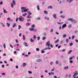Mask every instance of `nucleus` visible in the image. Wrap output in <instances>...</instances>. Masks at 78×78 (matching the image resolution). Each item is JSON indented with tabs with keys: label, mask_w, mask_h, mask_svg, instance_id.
Returning <instances> with one entry per match:
<instances>
[{
	"label": "nucleus",
	"mask_w": 78,
	"mask_h": 78,
	"mask_svg": "<svg viewBox=\"0 0 78 78\" xmlns=\"http://www.w3.org/2000/svg\"><path fill=\"white\" fill-rule=\"evenodd\" d=\"M21 9H22L21 10L22 12H27L28 11V9H26V7H22L21 8Z\"/></svg>",
	"instance_id": "1"
},
{
	"label": "nucleus",
	"mask_w": 78,
	"mask_h": 78,
	"mask_svg": "<svg viewBox=\"0 0 78 78\" xmlns=\"http://www.w3.org/2000/svg\"><path fill=\"white\" fill-rule=\"evenodd\" d=\"M13 3L11 4V8H13L14 7V5H16V2L14 0H13L12 1Z\"/></svg>",
	"instance_id": "2"
},
{
	"label": "nucleus",
	"mask_w": 78,
	"mask_h": 78,
	"mask_svg": "<svg viewBox=\"0 0 78 78\" xmlns=\"http://www.w3.org/2000/svg\"><path fill=\"white\" fill-rule=\"evenodd\" d=\"M18 19L20 21H21V22H23L24 20V18H23V17H22V16H21Z\"/></svg>",
	"instance_id": "3"
},
{
	"label": "nucleus",
	"mask_w": 78,
	"mask_h": 78,
	"mask_svg": "<svg viewBox=\"0 0 78 78\" xmlns=\"http://www.w3.org/2000/svg\"><path fill=\"white\" fill-rule=\"evenodd\" d=\"M30 31H35V32H36V29H34V28H30Z\"/></svg>",
	"instance_id": "4"
},
{
	"label": "nucleus",
	"mask_w": 78,
	"mask_h": 78,
	"mask_svg": "<svg viewBox=\"0 0 78 78\" xmlns=\"http://www.w3.org/2000/svg\"><path fill=\"white\" fill-rule=\"evenodd\" d=\"M68 20L71 21V22H73L75 21V20L73 19V18H69L67 19Z\"/></svg>",
	"instance_id": "5"
},
{
	"label": "nucleus",
	"mask_w": 78,
	"mask_h": 78,
	"mask_svg": "<svg viewBox=\"0 0 78 78\" xmlns=\"http://www.w3.org/2000/svg\"><path fill=\"white\" fill-rule=\"evenodd\" d=\"M50 42H47L46 44V46H48V47H50Z\"/></svg>",
	"instance_id": "6"
},
{
	"label": "nucleus",
	"mask_w": 78,
	"mask_h": 78,
	"mask_svg": "<svg viewBox=\"0 0 78 78\" xmlns=\"http://www.w3.org/2000/svg\"><path fill=\"white\" fill-rule=\"evenodd\" d=\"M78 74V72L76 71V72L75 73H74V75L73 76H76Z\"/></svg>",
	"instance_id": "7"
},
{
	"label": "nucleus",
	"mask_w": 78,
	"mask_h": 78,
	"mask_svg": "<svg viewBox=\"0 0 78 78\" xmlns=\"http://www.w3.org/2000/svg\"><path fill=\"white\" fill-rule=\"evenodd\" d=\"M67 27V25H66V24H63L62 26V28H65V27Z\"/></svg>",
	"instance_id": "8"
},
{
	"label": "nucleus",
	"mask_w": 78,
	"mask_h": 78,
	"mask_svg": "<svg viewBox=\"0 0 78 78\" xmlns=\"http://www.w3.org/2000/svg\"><path fill=\"white\" fill-rule=\"evenodd\" d=\"M68 69L69 67H68V66H67L66 67H65L63 68V69H64V70H66V69Z\"/></svg>",
	"instance_id": "9"
},
{
	"label": "nucleus",
	"mask_w": 78,
	"mask_h": 78,
	"mask_svg": "<svg viewBox=\"0 0 78 78\" xmlns=\"http://www.w3.org/2000/svg\"><path fill=\"white\" fill-rule=\"evenodd\" d=\"M73 0H69V1L68 0H67V2H69V3H71L72 2V1H73Z\"/></svg>",
	"instance_id": "10"
},
{
	"label": "nucleus",
	"mask_w": 78,
	"mask_h": 78,
	"mask_svg": "<svg viewBox=\"0 0 78 78\" xmlns=\"http://www.w3.org/2000/svg\"><path fill=\"white\" fill-rule=\"evenodd\" d=\"M53 17L55 19H56V14H54L53 15Z\"/></svg>",
	"instance_id": "11"
},
{
	"label": "nucleus",
	"mask_w": 78,
	"mask_h": 78,
	"mask_svg": "<svg viewBox=\"0 0 78 78\" xmlns=\"http://www.w3.org/2000/svg\"><path fill=\"white\" fill-rule=\"evenodd\" d=\"M48 9H52V8H53V7H52V6H50L48 7Z\"/></svg>",
	"instance_id": "12"
},
{
	"label": "nucleus",
	"mask_w": 78,
	"mask_h": 78,
	"mask_svg": "<svg viewBox=\"0 0 78 78\" xmlns=\"http://www.w3.org/2000/svg\"><path fill=\"white\" fill-rule=\"evenodd\" d=\"M41 61L42 60L41 59H38L37 60V62H41Z\"/></svg>",
	"instance_id": "13"
},
{
	"label": "nucleus",
	"mask_w": 78,
	"mask_h": 78,
	"mask_svg": "<svg viewBox=\"0 0 78 78\" xmlns=\"http://www.w3.org/2000/svg\"><path fill=\"white\" fill-rule=\"evenodd\" d=\"M3 10L4 11V13H8V12L7 11H6V10H5L4 9V8H3Z\"/></svg>",
	"instance_id": "14"
},
{
	"label": "nucleus",
	"mask_w": 78,
	"mask_h": 78,
	"mask_svg": "<svg viewBox=\"0 0 78 78\" xmlns=\"http://www.w3.org/2000/svg\"><path fill=\"white\" fill-rule=\"evenodd\" d=\"M27 13H26L24 14H23L22 16H23V17H25V16H27Z\"/></svg>",
	"instance_id": "15"
},
{
	"label": "nucleus",
	"mask_w": 78,
	"mask_h": 78,
	"mask_svg": "<svg viewBox=\"0 0 78 78\" xmlns=\"http://www.w3.org/2000/svg\"><path fill=\"white\" fill-rule=\"evenodd\" d=\"M36 38H37L36 36V35H34V37H33V39L34 40H35V39H36Z\"/></svg>",
	"instance_id": "16"
},
{
	"label": "nucleus",
	"mask_w": 78,
	"mask_h": 78,
	"mask_svg": "<svg viewBox=\"0 0 78 78\" xmlns=\"http://www.w3.org/2000/svg\"><path fill=\"white\" fill-rule=\"evenodd\" d=\"M26 25L27 26H29L30 25V23H27Z\"/></svg>",
	"instance_id": "17"
},
{
	"label": "nucleus",
	"mask_w": 78,
	"mask_h": 78,
	"mask_svg": "<svg viewBox=\"0 0 78 78\" xmlns=\"http://www.w3.org/2000/svg\"><path fill=\"white\" fill-rule=\"evenodd\" d=\"M16 23H14L12 26V27L14 28V27H15V26H16Z\"/></svg>",
	"instance_id": "18"
},
{
	"label": "nucleus",
	"mask_w": 78,
	"mask_h": 78,
	"mask_svg": "<svg viewBox=\"0 0 78 78\" xmlns=\"http://www.w3.org/2000/svg\"><path fill=\"white\" fill-rule=\"evenodd\" d=\"M23 41H25V35H23Z\"/></svg>",
	"instance_id": "19"
},
{
	"label": "nucleus",
	"mask_w": 78,
	"mask_h": 78,
	"mask_svg": "<svg viewBox=\"0 0 78 78\" xmlns=\"http://www.w3.org/2000/svg\"><path fill=\"white\" fill-rule=\"evenodd\" d=\"M30 41L31 42H34V40L32 39V38H31L30 39Z\"/></svg>",
	"instance_id": "20"
},
{
	"label": "nucleus",
	"mask_w": 78,
	"mask_h": 78,
	"mask_svg": "<svg viewBox=\"0 0 78 78\" xmlns=\"http://www.w3.org/2000/svg\"><path fill=\"white\" fill-rule=\"evenodd\" d=\"M44 14H48V12L46 11H44Z\"/></svg>",
	"instance_id": "21"
},
{
	"label": "nucleus",
	"mask_w": 78,
	"mask_h": 78,
	"mask_svg": "<svg viewBox=\"0 0 78 78\" xmlns=\"http://www.w3.org/2000/svg\"><path fill=\"white\" fill-rule=\"evenodd\" d=\"M58 41H59V39H58L57 41H55V43H58Z\"/></svg>",
	"instance_id": "22"
},
{
	"label": "nucleus",
	"mask_w": 78,
	"mask_h": 78,
	"mask_svg": "<svg viewBox=\"0 0 78 78\" xmlns=\"http://www.w3.org/2000/svg\"><path fill=\"white\" fill-rule=\"evenodd\" d=\"M72 51H73L72 50H71L69 51L68 52V53H69H69H71V52H72Z\"/></svg>",
	"instance_id": "23"
},
{
	"label": "nucleus",
	"mask_w": 78,
	"mask_h": 78,
	"mask_svg": "<svg viewBox=\"0 0 78 78\" xmlns=\"http://www.w3.org/2000/svg\"><path fill=\"white\" fill-rule=\"evenodd\" d=\"M7 20H10V21H11L12 20L10 19V18L9 17L7 18Z\"/></svg>",
	"instance_id": "24"
},
{
	"label": "nucleus",
	"mask_w": 78,
	"mask_h": 78,
	"mask_svg": "<svg viewBox=\"0 0 78 78\" xmlns=\"http://www.w3.org/2000/svg\"><path fill=\"white\" fill-rule=\"evenodd\" d=\"M24 45H25V46H26V47H27V46H28V44H27V43H24Z\"/></svg>",
	"instance_id": "25"
},
{
	"label": "nucleus",
	"mask_w": 78,
	"mask_h": 78,
	"mask_svg": "<svg viewBox=\"0 0 78 78\" xmlns=\"http://www.w3.org/2000/svg\"><path fill=\"white\" fill-rule=\"evenodd\" d=\"M6 24L7 25V27H9V26H10V24L8 23H7Z\"/></svg>",
	"instance_id": "26"
},
{
	"label": "nucleus",
	"mask_w": 78,
	"mask_h": 78,
	"mask_svg": "<svg viewBox=\"0 0 78 78\" xmlns=\"http://www.w3.org/2000/svg\"><path fill=\"white\" fill-rule=\"evenodd\" d=\"M72 45H73V43H71L69 44V46H72Z\"/></svg>",
	"instance_id": "27"
},
{
	"label": "nucleus",
	"mask_w": 78,
	"mask_h": 78,
	"mask_svg": "<svg viewBox=\"0 0 78 78\" xmlns=\"http://www.w3.org/2000/svg\"><path fill=\"white\" fill-rule=\"evenodd\" d=\"M21 28V26H20V25L19 26L18 29L19 30Z\"/></svg>",
	"instance_id": "28"
},
{
	"label": "nucleus",
	"mask_w": 78,
	"mask_h": 78,
	"mask_svg": "<svg viewBox=\"0 0 78 78\" xmlns=\"http://www.w3.org/2000/svg\"><path fill=\"white\" fill-rule=\"evenodd\" d=\"M66 42H67V43H68V42H69V39H66Z\"/></svg>",
	"instance_id": "29"
},
{
	"label": "nucleus",
	"mask_w": 78,
	"mask_h": 78,
	"mask_svg": "<svg viewBox=\"0 0 78 78\" xmlns=\"http://www.w3.org/2000/svg\"><path fill=\"white\" fill-rule=\"evenodd\" d=\"M27 18H31V16L29 15H28L27 16Z\"/></svg>",
	"instance_id": "30"
},
{
	"label": "nucleus",
	"mask_w": 78,
	"mask_h": 78,
	"mask_svg": "<svg viewBox=\"0 0 78 78\" xmlns=\"http://www.w3.org/2000/svg\"><path fill=\"white\" fill-rule=\"evenodd\" d=\"M65 37H66V34H64L63 35V37L64 38Z\"/></svg>",
	"instance_id": "31"
},
{
	"label": "nucleus",
	"mask_w": 78,
	"mask_h": 78,
	"mask_svg": "<svg viewBox=\"0 0 78 78\" xmlns=\"http://www.w3.org/2000/svg\"><path fill=\"white\" fill-rule=\"evenodd\" d=\"M37 41H39V39H40V37H37Z\"/></svg>",
	"instance_id": "32"
},
{
	"label": "nucleus",
	"mask_w": 78,
	"mask_h": 78,
	"mask_svg": "<svg viewBox=\"0 0 78 78\" xmlns=\"http://www.w3.org/2000/svg\"><path fill=\"white\" fill-rule=\"evenodd\" d=\"M44 19H46V20H48L49 19V18L48 17H45Z\"/></svg>",
	"instance_id": "33"
},
{
	"label": "nucleus",
	"mask_w": 78,
	"mask_h": 78,
	"mask_svg": "<svg viewBox=\"0 0 78 78\" xmlns=\"http://www.w3.org/2000/svg\"><path fill=\"white\" fill-rule=\"evenodd\" d=\"M3 47L4 48H6V44H4V45H3Z\"/></svg>",
	"instance_id": "34"
},
{
	"label": "nucleus",
	"mask_w": 78,
	"mask_h": 78,
	"mask_svg": "<svg viewBox=\"0 0 78 78\" xmlns=\"http://www.w3.org/2000/svg\"><path fill=\"white\" fill-rule=\"evenodd\" d=\"M36 51H39V49L38 48H37L36 49Z\"/></svg>",
	"instance_id": "35"
},
{
	"label": "nucleus",
	"mask_w": 78,
	"mask_h": 78,
	"mask_svg": "<svg viewBox=\"0 0 78 78\" xmlns=\"http://www.w3.org/2000/svg\"><path fill=\"white\" fill-rule=\"evenodd\" d=\"M28 14L29 15H31V14H32V13L30 12H28Z\"/></svg>",
	"instance_id": "36"
},
{
	"label": "nucleus",
	"mask_w": 78,
	"mask_h": 78,
	"mask_svg": "<svg viewBox=\"0 0 78 78\" xmlns=\"http://www.w3.org/2000/svg\"><path fill=\"white\" fill-rule=\"evenodd\" d=\"M19 44H15L14 45V47H16V46H19Z\"/></svg>",
	"instance_id": "37"
},
{
	"label": "nucleus",
	"mask_w": 78,
	"mask_h": 78,
	"mask_svg": "<svg viewBox=\"0 0 78 78\" xmlns=\"http://www.w3.org/2000/svg\"><path fill=\"white\" fill-rule=\"evenodd\" d=\"M35 27V25H33L31 26V27L32 28H34V27Z\"/></svg>",
	"instance_id": "38"
},
{
	"label": "nucleus",
	"mask_w": 78,
	"mask_h": 78,
	"mask_svg": "<svg viewBox=\"0 0 78 78\" xmlns=\"http://www.w3.org/2000/svg\"><path fill=\"white\" fill-rule=\"evenodd\" d=\"M13 61V59L12 58H11L10 59V61Z\"/></svg>",
	"instance_id": "39"
},
{
	"label": "nucleus",
	"mask_w": 78,
	"mask_h": 78,
	"mask_svg": "<svg viewBox=\"0 0 78 78\" xmlns=\"http://www.w3.org/2000/svg\"><path fill=\"white\" fill-rule=\"evenodd\" d=\"M26 66V63H23V66L24 67V66Z\"/></svg>",
	"instance_id": "40"
},
{
	"label": "nucleus",
	"mask_w": 78,
	"mask_h": 78,
	"mask_svg": "<svg viewBox=\"0 0 78 78\" xmlns=\"http://www.w3.org/2000/svg\"><path fill=\"white\" fill-rule=\"evenodd\" d=\"M37 9L38 10H39V5L37 6Z\"/></svg>",
	"instance_id": "41"
},
{
	"label": "nucleus",
	"mask_w": 78,
	"mask_h": 78,
	"mask_svg": "<svg viewBox=\"0 0 78 78\" xmlns=\"http://www.w3.org/2000/svg\"><path fill=\"white\" fill-rule=\"evenodd\" d=\"M75 37V36H73L72 37V39H74V38Z\"/></svg>",
	"instance_id": "42"
},
{
	"label": "nucleus",
	"mask_w": 78,
	"mask_h": 78,
	"mask_svg": "<svg viewBox=\"0 0 78 78\" xmlns=\"http://www.w3.org/2000/svg\"><path fill=\"white\" fill-rule=\"evenodd\" d=\"M45 52V51H44V50H42L41 51V53H44Z\"/></svg>",
	"instance_id": "43"
},
{
	"label": "nucleus",
	"mask_w": 78,
	"mask_h": 78,
	"mask_svg": "<svg viewBox=\"0 0 78 78\" xmlns=\"http://www.w3.org/2000/svg\"><path fill=\"white\" fill-rule=\"evenodd\" d=\"M28 73H30V74L32 73V72H31V71H28Z\"/></svg>",
	"instance_id": "44"
},
{
	"label": "nucleus",
	"mask_w": 78,
	"mask_h": 78,
	"mask_svg": "<svg viewBox=\"0 0 78 78\" xmlns=\"http://www.w3.org/2000/svg\"><path fill=\"white\" fill-rule=\"evenodd\" d=\"M58 23V24L59 25H61V24H62V23H61L58 22V23Z\"/></svg>",
	"instance_id": "45"
},
{
	"label": "nucleus",
	"mask_w": 78,
	"mask_h": 78,
	"mask_svg": "<svg viewBox=\"0 0 78 78\" xmlns=\"http://www.w3.org/2000/svg\"><path fill=\"white\" fill-rule=\"evenodd\" d=\"M69 62L70 63H72V62H73V61H72V60H70L69 61Z\"/></svg>",
	"instance_id": "46"
},
{
	"label": "nucleus",
	"mask_w": 78,
	"mask_h": 78,
	"mask_svg": "<svg viewBox=\"0 0 78 78\" xmlns=\"http://www.w3.org/2000/svg\"><path fill=\"white\" fill-rule=\"evenodd\" d=\"M61 17H62V18H64V16H60Z\"/></svg>",
	"instance_id": "47"
},
{
	"label": "nucleus",
	"mask_w": 78,
	"mask_h": 78,
	"mask_svg": "<svg viewBox=\"0 0 78 78\" xmlns=\"http://www.w3.org/2000/svg\"><path fill=\"white\" fill-rule=\"evenodd\" d=\"M55 70V68H53L51 70V71H54Z\"/></svg>",
	"instance_id": "48"
},
{
	"label": "nucleus",
	"mask_w": 78,
	"mask_h": 78,
	"mask_svg": "<svg viewBox=\"0 0 78 78\" xmlns=\"http://www.w3.org/2000/svg\"><path fill=\"white\" fill-rule=\"evenodd\" d=\"M2 27H5V24H2Z\"/></svg>",
	"instance_id": "49"
},
{
	"label": "nucleus",
	"mask_w": 78,
	"mask_h": 78,
	"mask_svg": "<svg viewBox=\"0 0 78 78\" xmlns=\"http://www.w3.org/2000/svg\"><path fill=\"white\" fill-rule=\"evenodd\" d=\"M69 28H71L72 27V25H69L68 26Z\"/></svg>",
	"instance_id": "50"
},
{
	"label": "nucleus",
	"mask_w": 78,
	"mask_h": 78,
	"mask_svg": "<svg viewBox=\"0 0 78 78\" xmlns=\"http://www.w3.org/2000/svg\"><path fill=\"white\" fill-rule=\"evenodd\" d=\"M73 59V57H71L69 58V60H71V59Z\"/></svg>",
	"instance_id": "51"
},
{
	"label": "nucleus",
	"mask_w": 78,
	"mask_h": 78,
	"mask_svg": "<svg viewBox=\"0 0 78 78\" xmlns=\"http://www.w3.org/2000/svg\"><path fill=\"white\" fill-rule=\"evenodd\" d=\"M45 39V37H43V40H44Z\"/></svg>",
	"instance_id": "52"
},
{
	"label": "nucleus",
	"mask_w": 78,
	"mask_h": 78,
	"mask_svg": "<svg viewBox=\"0 0 78 78\" xmlns=\"http://www.w3.org/2000/svg\"><path fill=\"white\" fill-rule=\"evenodd\" d=\"M55 62L56 64H58V61H56Z\"/></svg>",
	"instance_id": "53"
},
{
	"label": "nucleus",
	"mask_w": 78,
	"mask_h": 78,
	"mask_svg": "<svg viewBox=\"0 0 78 78\" xmlns=\"http://www.w3.org/2000/svg\"><path fill=\"white\" fill-rule=\"evenodd\" d=\"M16 69H18V68H19V66H16Z\"/></svg>",
	"instance_id": "54"
},
{
	"label": "nucleus",
	"mask_w": 78,
	"mask_h": 78,
	"mask_svg": "<svg viewBox=\"0 0 78 78\" xmlns=\"http://www.w3.org/2000/svg\"><path fill=\"white\" fill-rule=\"evenodd\" d=\"M15 41L16 43H18V41H17V40H15Z\"/></svg>",
	"instance_id": "55"
},
{
	"label": "nucleus",
	"mask_w": 78,
	"mask_h": 78,
	"mask_svg": "<svg viewBox=\"0 0 78 78\" xmlns=\"http://www.w3.org/2000/svg\"><path fill=\"white\" fill-rule=\"evenodd\" d=\"M16 50H17V51H20V49H16Z\"/></svg>",
	"instance_id": "56"
},
{
	"label": "nucleus",
	"mask_w": 78,
	"mask_h": 78,
	"mask_svg": "<svg viewBox=\"0 0 78 78\" xmlns=\"http://www.w3.org/2000/svg\"><path fill=\"white\" fill-rule=\"evenodd\" d=\"M53 29H51V32H53Z\"/></svg>",
	"instance_id": "57"
},
{
	"label": "nucleus",
	"mask_w": 78,
	"mask_h": 78,
	"mask_svg": "<svg viewBox=\"0 0 78 78\" xmlns=\"http://www.w3.org/2000/svg\"><path fill=\"white\" fill-rule=\"evenodd\" d=\"M72 22H73V23H75L76 22V21L74 20V21H72Z\"/></svg>",
	"instance_id": "58"
},
{
	"label": "nucleus",
	"mask_w": 78,
	"mask_h": 78,
	"mask_svg": "<svg viewBox=\"0 0 78 78\" xmlns=\"http://www.w3.org/2000/svg\"><path fill=\"white\" fill-rule=\"evenodd\" d=\"M4 62L5 63V64H7V62H6V61H4Z\"/></svg>",
	"instance_id": "59"
},
{
	"label": "nucleus",
	"mask_w": 78,
	"mask_h": 78,
	"mask_svg": "<svg viewBox=\"0 0 78 78\" xmlns=\"http://www.w3.org/2000/svg\"><path fill=\"white\" fill-rule=\"evenodd\" d=\"M9 46H10L11 48H13V47L11 45V44H10Z\"/></svg>",
	"instance_id": "60"
},
{
	"label": "nucleus",
	"mask_w": 78,
	"mask_h": 78,
	"mask_svg": "<svg viewBox=\"0 0 78 78\" xmlns=\"http://www.w3.org/2000/svg\"><path fill=\"white\" fill-rule=\"evenodd\" d=\"M30 19L27 20V22H30Z\"/></svg>",
	"instance_id": "61"
},
{
	"label": "nucleus",
	"mask_w": 78,
	"mask_h": 78,
	"mask_svg": "<svg viewBox=\"0 0 78 78\" xmlns=\"http://www.w3.org/2000/svg\"><path fill=\"white\" fill-rule=\"evenodd\" d=\"M55 33H56V34H57V35L59 34V33H58L57 32H56Z\"/></svg>",
	"instance_id": "62"
},
{
	"label": "nucleus",
	"mask_w": 78,
	"mask_h": 78,
	"mask_svg": "<svg viewBox=\"0 0 78 78\" xmlns=\"http://www.w3.org/2000/svg\"><path fill=\"white\" fill-rule=\"evenodd\" d=\"M18 21V18H17L16 19V21L17 22Z\"/></svg>",
	"instance_id": "63"
},
{
	"label": "nucleus",
	"mask_w": 78,
	"mask_h": 78,
	"mask_svg": "<svg viewBox=\"0 0 78 78\" xmlns=\"http://www.w3.org/2000/svg\"><path fill=\"white\" fill-rule=\"evenodd\" d=\"M61 48V46H58V49H59V48Z\"/></svg>",
	"instance_id": "64"
}]
</instances>
